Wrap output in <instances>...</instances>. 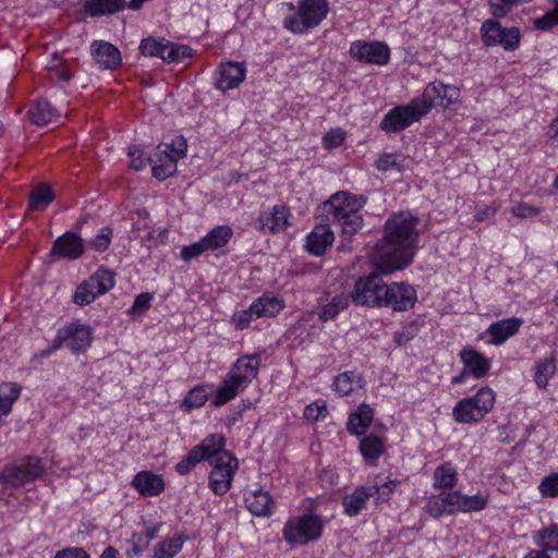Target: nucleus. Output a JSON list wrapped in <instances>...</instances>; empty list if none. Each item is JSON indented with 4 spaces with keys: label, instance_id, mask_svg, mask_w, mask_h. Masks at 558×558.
Segmentation results:
<instances>
[{
    "label": "nucleus",
    "instance_id": "f257e3e1",
    "mask_svg": "<svg viewBox=\"0 0 558 558\" xmlns=\"http://www.w3.org/2000/svg\"><path fill=\"white\" fill-rule=\"evenodd\" d=\"M418 218L410 213L391 215L384 227V238L377 242L373 263L381 274L402 269L413 260L417 248Z\"/></svg>",
    "mask_w": 558,
    "mask_h": 558
},
{
    "label": "nucleus",
    "instance_id": "f03ea898",
    "mask_svg": "<svg viewBox=\"0 0 558 558\" xmlns=\"http://www.w3.org/2000/svg\"><path fill=\"white\" fill-rule=\"evenodd\" d=\"M364 205V197L339 191L318 207V213L328 222L340 226L343 234L351 236L363 227L361 209Z\"/></svg>",
    "mask_w": 558,
    "mask_h": 558
},
{
    "label": "nucleus",
    "instance_id": "7ed1b4c3",
    "mask_svg": "<svg viewBox=\"0 0 558 558\" xmlns=\"http://www.w3.org/2000/svg\"><path fill=\"white\" fill-rule=\"evenodd\" d=\"M262 359L259 353L240 356L230 367L228 374L216 391L211 403L219 408L235 399L257 377Z\"/></svg>",
    "mask_w": 558,
    "mask_h": 558
},
{
    "label": "nucleus",
    "instance_id": "20e7f679",
    "mask_svg": "<svg viewBox=\"0 0 558 558\" xmlns=\"http://www.w3.org/2000/svg\"><path fill=\"white\" fill-rule=\"evenodd\" d=\"M218 445L209 452L207 462L211 466L208 477V486L215 495L223 496L231 488L234 474L239 468L238 459L231 452L225 450L226 439L223 435L216 434Z\"/></svg>",
    "mask_w": 558,
    "mask_h": 558
},
{
    "label": "nucleus",
    "instance_id": "39448f33",
    "mask_svg": "<svg viewBox=\"0 0 558 558\" xmlns=\"http://www.w3.org/2000/svg\"><path fill=\"white\" fill-rule=\"evenodd\" d=\"M496 393L489 387H482L474 396L461 399L452 409V417L460 424H476L493 410Z\"/></svg>",
    "mask_w": 558,
    "mask_h": 558
},
{
    "label": "nucleus",
    "instance_id": "423d86ee",
    "mask_svg": "<svg viewBox=\"0 0 558 558\" xmlns=\"http://www.w3.org/2000/svg\"><path fill=\"white\" fill-rule=\"evenodd\" d=\"M328 12L327 0H300L296 14L287 16L283 26L294 34H304L317 27Z\"/></svg>",
    "mask_w": 558,
    "mask_h": 558
},
{
    "label": "nucleus",
    "instance_id": "0eeeda50",
    "mask_svg": "<svg viewBox=\"0 0 558 558\" xmlns=\"http://www.w3.org/2000/svg\"><path fill=\"white\" fill-rule=\"evenodd\" d=\"M323 520L316 514L291 517L282 530L283 538L291 545H306L323 534Z\"/></svg>",
    "mask_w": 558,
    "mask_h": 558
},
{
    "label": "nucleus",
    "instance_id": "6e6552de",
    "mask_svg": "<svg viewBox=\"0 0 558 558\" xmlns=\"http://www.w3.org/2000/svg\"><path fill=\"white\" fill-rule=\"evenodd\" d=\"M45 472L43 461L37 457H26L19 462L9 463L0 473V482L8 487L17 488L39 478Z\"/></svg>",
    "mask_w": 558,
    "mask_h": 558
},
{
    "label": "nucleus",
    "instance_id": "1a4fd4ad",
    "mask_svg": "<svg viewBox=\"0 0 558 558\" xmlns=\"http://www.w3.org/2000/svg\"><path fill=\"white\" fill-rule=\"evenodd\" d=\"M114 272L108 268L97 269L87 280L76 288L72 301L78 306H85L114 287Z\"/></svg>",
    "mask_w": 558,
    "mask_h": 558
},
{
    "label": "nucleus",
    "instance_id": "9d476101",
    "mask_svg": "<svg viewBox=\"0 0 558 558\" xmlns=\"http://www.w3.org/2000/svg\"><path fill=\"white\" fill-rule=\"evenodd\" d=\"M379 274H369L359 278L352 291L351 300L356 306L380 308L384 300L386 282Z\"/></svg>",
    "mask_w": 558,
    "mask_h": 558
},
{
    "label": "nucleus",
    "instance_id": "9b49d317",
    "mask_svg": "<svg viewBox=\"0 0 558 558\" xmlns=\"http://www.w3.org/2000/svg\"><path fill=\"white\" fill-rule=\"evenodd\" d=\"M426 116L417 96L408 105L396 106L390 109L380 122V129L386 133H398L409 128Z\"/></svg>",
    "mask_w": 558,
    "mask_h": 558
},
{
    "label": "nucleus",
    "instance_id": "f8f14e48",
    "mask_svg": "<svg viewBox=\"0 0 558 558\" xmlns=\"http://www.w3.org/2000/svg\"><path fill=\"white\" fill-rule=\"evenodd\" d=\"M417 98L427 114L435 106L436 100H440V105L445 108L460 102V89L454 85L434 81L425 86L422 95Z\"/></svg>",
    "mask_w": 558,
    "mask_h": 558
},
{
    "label": "nucleus",
    "instance_id": "ddd939ff",
    "mask_svg": "<svg viewBox=\"0 0 558 558\" xmlns=\"http://www.w3.org/2000/svg\"><path fill=\"white\" fill-rule=\"evenodd\" d=\"M186 143L184 138L179 140V148L174 154L169 153V145H159L154 157L150 159L153 175L158 180H165L177 171L178 160L185 156Z\"/></svg>",
    "mask_w": 558,
    "mask_h": 558
},
{
    "label": "nucleus",
    "instance_id": "4468645a",
    "mask_svg": "<svg viewBox=\"0 0 558 558\" xmlns=\"http://www.w3.org/2000/svg\"><path fill=\"white\" fill-rule=\"evenodd\" d=\"M350 56L361 62L385 65L390 59L389 47L381 41L355 40L351 44Z\"/></svg>",
    "mask_w": 558,
    "mask_h": 558
},
{
    "label": "nucleus",
    "instance_id": "2eb2a0df",
    "mask_svg": "<svg viewBox=\"0 0 558 558\" xmlns=\"http://www.w3.org/2000/svg\"><path fill=\"white\" fill-rule=\"evenodd\" d=\"M381 307L390 308L395 312H404L411 310L416 302L415 289L404 282H393L386 284Z\"/></svg>",
    "mask_w": 558,
    "mask_h": 558
},
{
    "label": "nucleus",
    "instance_id": "dca6fc26",
    "mask_svg": "<svg viewBox=\"0 0 558 558\" xmlns=\"http://www.w3.org/2000/svg\"><path fill=\"white\" fill-rule=\"evenodd\" d=\"M84 252V240L78 234L68 231L53 241L50 255L69 260H75L78 259Z\"/></svg>",
    "mask_w": 558,
    "mask_h": 558
},
{
    "label": "nucleus",
    "instance_id": "f3484780",
    "mask_svg": "<svg viewBox=\"0 0 558 558\" xmlns=\"http://www.w3.org/2000/svg\"><path fill=\"white\" fill-rule=\"evenodd\" d=\"M290 209L284 204L275 205L263 210L258 217V229L263 232L277 233L284 231L290 222Z\"/></svg>",
    "mask_w": 558,
    "mask_h": 558
},
{
    "label": "nucleus",
    "instance_id": "a211bd4d",
    "mask_svg": "<svg viewBox=\"0 0 558 558\" xmlns=\"http://www.w3.org/2000/svg\"><path fill=\"white\" fill-rule=\"evenodd\" d=\"M219 438H216V434L207 436L199 445L193 447L187 454L180 460L175 465V471L180 475L189 474L197 463L201 461H207L209 452L215 450V445Z\"/></svg>",
    "mask_w": 558,
    "mask_h": 558
},
{
    "label": "nucleus",
    "instance_id": "6ab92c4d",
    "mask_svg": "<svg viewBox=\"0 0 558 558\" xmlns=\"http://www.w3.org/2000/svg\"><path fill=\"white\" fill-rule=\"evenodd\" d=\"M246 69L243 63H221L215 72V86L221 92L238 87L245 78Z\"/></svg>",
    "mask_w": 558,
    "mask_h": 558
},
{
    "label": "nucleus",
    "instance_id": "aec40b11",
    "mask_svg": "<svg viewBox=\"0 0 558 558\" xmlns=\"http://www.w3.org/2000/svg\"><path fill=\"white\" fill-rule=\"evenodd\" d=\"M63 335L66 337V348L74 353L84 352L93 341L92 328L80 323L64 326Z\"/></svg>",
    "mask_w": 558,
    "mask_h": 558
},
{
    "label": "nucleus",
    "instance_id": "412c9836",
    "mask_svg": "<svg viewBox=\"0 0 558 558\" xmlns=\"http://www.w3.org/2000/svg\"><path fill=\"white\" fill-rule=\"evenodd\" d=\"M426 512L433 518L457 513V490H442L432 495L425 506Z\"/></svg>",
    "mask_w": 558,
    "mask_h": 558
},
{
    "label": "nucleus",
    "instance_id": "4be33fe9",
    "mask_svg": "<svg viewBox=\"0 0 558 558\" xmlns=\"http://www.w3.org/2000/svg\"><path fill=\"white\" fill-rule=\"evenodd\" d=\"M460 360L474 378L485 377L490 369V360L473 347H464L459 353Z\"/></svg>",
    "mask_w": 558,
    "mask_h": 558
},
{
    "label": "nucleus",
    "instance_id": "5701e85b",
    "mask_svg": "<svg viewBox=\"0 0 558 558\" xmlns=\"http://www.w3.org/2000/svg\"><path fill=\"white\" fill-rule=\"evenodd\" d=\"M335 241L333 231L329 225H317L306 238V248L315 256H322Z\"/></svg>",
    "mask_w": 558,
    "mask_h": 558
},
{
    "label": "nucleus",
    "instance_id": "b1692460",
    "mask_svg": "<svg viewBox=\"0 0 558 558\" xmlns=\"http://www.w3.org/2000/svg\"><path fill=\"white\" fill-rule=\"evenodd\" d=\"M523 319L519 317L505 318L493 323L487 328V333L490 336L489 343L500 345L506 342L510 337L519 332Z\"/></svg>",
    "mask_w": 558,
    "mask_h": 558
},
{
    "label": "nucleus",
    "instance_id": "393cba45",
    "mask_svg": "<svg viewBox=\"0 0 558 558\" xmlns=\"http://www.w3.org/2000/svg\"><path fill=\"white\" fill-rule=\"evenodd\" d=\"M92 52L95 61L104 69L116 70L121 65V53L112 44L94 41Z\"/></svg>",
    "mask_w": 558,
    "mask_h": 558
},
{
    "label": "nucleus",
    "instance_id": "a878e982",
    "mask_svg": "<svg viewBox=\"0 0 558 558\" xmlns=\"http://www.w3.org/2000/svg\"><path fill=\"white\" fill-rule=\"evenodd\" d=\"M244 501L247 510L256 517H270L276 508L274 498L263 489L251 492Z\"/></svg>",
    "mask_w": 558,
    "mask_h": 558
},
{
    "label": "nucleus",
    "instance_id": "bb28decb",
    "mask_svg": "<svg viewBox=\"0 0 558 558\" xmlns=\"http://www.w3.org/2000/svg\"><path fill=\"white\" fill-rule=\"evenodd\" d=\"M132 486L144 497L158 496L165 489V482L161 475L142 471L132 480Z\"/></svg>",
    "mask_w": 558,
    "mask_h": 558
},
{
    "label": "nucleus",
    "instance_id": "cd10ccee",
    "mask_svg": "<svg viewBox=\"0 0 558 558\" xmlns=\"http://www.w3.org/2000/svg\"><path fill=\"white\" fill-rule=\"evenodd\" d=\"M359 448L363 459L367 463L376 465L377 460L386 451V438L374 434L364 436Z\"/></svg>",
    "mask_w": 558,
    "mask_h": 558
},
{
    "label": "nucleus",
    "instance_id": "c85d7f7f",
    "mask_svg": "<svg viewBox=\"0 0 558 558\" xmlns=\"http://www.w3.org/2000/svg\"><path fill=\"white\" fill-rule=\"evenodd\" d=\"M284 300L272 293H264L252 303L255 317H274L284 308Z\"/></svg>",
    "mask_w": 558,
    "mask_h": 558
},
{
    "label": "nucleus",
    "instance_id": "c756f323",
    "mask_svg": "<svg viewBox=\"0 0 558 558\" xmlns=\"http://www.w3.org/2000/svg\"><path fill=\"white\" fill-rule=\"evenodd\" d=\"M374 418V410L366 403L359 405L357 410L350 414L347 429L351 435H364Z\"/></svg>",
    "mask_w": 558,
    "mask_h": 558
},
{
    "label": "nucleus",
    "instance_id": "7c9ffc66",
    "mask_svg": "<svg viewBox=\"0 0 558 558\" xmlns=\"http://www.w3.org/2000/svg\"><path fill=\"white\" fill-rule=\"evenodd\" d=\"M372 496V488L357 487L352 494L345 495L342 499L343 512L349 517L357 515L366 508Z\"/></svg>",
    "mask_w": 558,
    "mask_h": 558
},
{
    "label": "nucleus",
    "instance_id": "2f4dec72",
    "mask_svg": "<svg viewBox=\"0 0 558 558\" xmlns=\"http://www.w3.org/2000/svg\"><path fill=\"white\" fill-rule=\"evenodd\" d=\"M433 480L434 488L451 490L458 483V472L451 462H445L434 470Z\"/></svg>",
    "mask_w": 558,
    "mask_h": 558
},
{
    "label": "nucleus",
    "instance_id": "473e14b6",
    "mask_svg": "<svg viewBox=\"0 0 558 558\" xmlns=\"http://www.w3.org/2000/svg\"><path fill=\"white\" fill-rule=\"evenodd\" d=\"M49 81L64 87L72 78L68 61L54 53L47 64Z\"/></svg>",
    "mask_w": 558,
    "mask_h": 558
},
{
    "label": "nucleus",
    "instance_id": "72a5a7b5",
    "mask_svg": "<svg viewBox=\"0 0 558 558\" xmlns=\"http://www.w3.org/2000/svg\"><path fill=\"white\" fill-rule=\"evenodd\" d=\"M351 295L350 292H342L331 298L318 312V318L322 322H328L335 319L339 313L347 310L350 305Z\"/></svg>",
    "mask_w": 558,
    "mask_h": 558
},
{
    "label": "nucleus",
    "instance_id": "f704fd0d",
    "mask_svg": "<svg viewBox=\"0 0 558 558\" xmlns=\"http://www.w3.org/2000/svg\"><path fill=\"white\" fill-rule=\"evenodd\" d=\"M125 5V0H86L84 9L90 16H101L114 14Z\"/></svg>",
    "mask_w": 558,
    "mask_h": 558
},
{
    "label": "nucleus",
    "instance_id": "c9c22d12",
    "mask_svg": "<svg viewBox=\"0 0 558 558\" xmlns=\"http://www.w3.org/2000/svg\"><path fill=\"white\" fill-rule=\"evenodd\" d=\"M232 236L233 231L229 226H218L211 229L201 240L208 252L225 247Z\"/></svg>",
    "mask_w": 558,
    "mask_h": 558
},
{
    "label": "nucleus",
    "instance_id": "e433bc0d",
    "mask_svg": "<svg viewBox=\"0 0 558 558\" xmlns=\"http://www.w3.org/2000/svg\"><path fill=\"white\" fill-rule=\"evenodd\" d=\"M488 506V496L483 493L465 495L457 490V512H480Z\"/></svg>",
    "mask_w": 558,
    "mask_h": 558
},
{
    "label": "nucleus",
    "instance_id": "4c0bfd02",
    "mask_svg": "<svg viewBox=\"0 0 558 558\" xmlns=\"http://www.w3.org/2000/svg\"><path fill=\"white\" fill-rule=\"evenodd\" d=\"M58 111L46 99H38L28 110L31 121L37 125H46L58 118Z\"/></svg>",
    "mask_w": 558,
    "mask_h": 558
},
{
    "label": "nucleus",
    "instance_id": "58836bf2",
    "mask_svg": "<svg viewBox=\"0 0 558 558\" xmlns=\"http://www.w3.org/2000/svg\"><path fill=\"white\" fill-rule=\"evenodd\" d=\"M364 379L361 374L349 371L339 374L333 380L335 390L340 396H349L355 389L363 388Z\"/></svg>",
    "mask_w": 558,
    "mask_h": 558
},
{
    "label": "nucleus",
    "instance_id": "ea45409f",
    "mask_svg": "<svg viewBox=\"0 0 558 558\" xmlns=\"http://www.w3.org/2000/svg\"><path fill=\"white\" fill-rule=\"evenodd\" d=\"M185 542L183 535H177L171 538H165L154 547V558H172L181 549Z\"/></svg>",
    "mask_w": 558,
    "mask_h": 558
},
{
    "label": "nucleus",
    "instance_id": "a19ab883",
    "mask_svg": "<svg viewBox=\"0 0 558 558\" xmlns=\"http://www.w3.org/2000/svg\"><path fill=\"white\" fill-rule=\"evenodd\" d=\"M556 362L554 356L545 357L539 360L535 365L534 381L541 389H545L548 386L550 377L556 372Z\"/></svg>",
    "mask_w": 558,
    "mask_h": 558
},
{
    "label": "nucleus",
    "instance_id": "79ce46f5",
    "mask_svg": "<svg viewBox=\"0 0 558 558\" xmlns=\"http://www.w3.org/2000/svg\"><path fill=\"white\" fill-rule=\"evenodd\" d=\"M534 539L542 551H558V525L551 524L538 531Z\"/></svg>",
    "mask_w": 558,
    "mask_h": 558
},
{
    "label": "nucleus",
    "instance_id": "37998d69",
    "mask_svg": "<svg viewBox=\"0 0 558 558\" xmlns=\"http://www.w3.org/2000/svg\"><path fill=\"white\" fill-rule=\"evenodd\" d=\"M400 485L401 482L397 478H390L388 476L387 480L381 483L378 481V477H376L375 484L368 488H372V496H376L377 502H386L390 499V496L400 487Z\"/></svg>",
    "mask_w": 558,
    "mask_h": 558
},
{
    "label": "nucleus",
    "instance_id": "c03bdc74",
    "mask_svg": "<svg viewBox=\"0 0 558 558\" xmlns=\"http://www.w3.org/2000/svg\"><path fill=\"white\" fill-rule=\"evenodd\" d=\"M168 40L148 37L142 40L140 49L146 57H159L165 61Z\"/></svg>",
    "mask_w": 558,
    "mask_h": 558
},
{
    "label": "nucleus",
    "instance_id": "a18cd8bd",
    "mask_svg": "<svg viewBox=\"0 0 558 558\" xmlns=\"http://www.w3.org/2000/svg\"><path fill=\"white\" fill-rule=\"evenodd\" d=\"M53 201V192L48 185H41L34 190L29 196V207L40 210Z\"/></svg>",
    "mask_w": 558,
    "mask_h": 558
},
{
    "label": "nucleus",
    "instance_id": "49530a36",
    "mask_svg": "<svg viewBox=\"0 0 558 558\" xmlns=\"http://www.w3.org/2000/svg\"><path fill=\"white\" fill-rule=\"evenodd\" d=\"M208 400V392L205 386L199 385L191 389L183 400V407L187 410L198 409Z\"/></svg>",
    "mask_w": 558,
    "mask_h": 558
},
{
    "label": "nucleus",
    "instance_id": "de8ad7c7",
    "mask_svg": "<svg viewBox=\"0 0 558 558\" xmlns=\"http://www.w3.org/2000/svg\"><path fill=\"white\" fill-rule=\"evenodd\" d=\"M192 57V49L185 45H178L171 41L166 46V57L165 61L167 62H182L187 58Z\"/></svg>",
    "mask_w": 558,
    "mask_h": 558
},
{
    "label": "nucleus",
    "instance_id": "09e8293b",
    "mask_svg": "<svg viewBox=\"0 0 558 558\" xmlns=\"http://www.w3.org/2000/svg\"><path fill=\"white\" fill-rule=\"evenodd\" d=\"M112 229L104 227L99 232L90 240V246L99 253L107 251L112 240Z\"/></svg>",
    "mask_w": 558,
    "mask_h": 558
},
{
    "label": "nucleus",
    "instance_id": "8fccbe9b",
    "mask_svg": "<svg viewBox=\"0 0 558 558\" xmlns=\"http://www.w3.org/2000/svg\"><path fill=\"white\" fill-rule=\"evenodd\" d=\"M130 167L140 171L150 163L151 157H147L140 146L133 145L129 148Z\"/></svg>",
    "mask_w": 558,
    "mask_h": 558
},
{
    "label": "nucleus",
    "instance_id": "3c124183",
    "mask_svg": "<svg viewBox=\"0 0 558 558\" xmlns=\"http://www.w3.org/2000/svg\"><path fill=\"white\" fill-rule=\"evenodd\" d=\"M558 25V8L555 7L543 16L534 20V27L538 31H549Z\"/></svg>",
    "mask_w": 558,
    "mask_h": 558
},
{
    "label": "nucleus",
    "instance_id": "603ef678",
    "mask_svg": "<svg viewBox=\"0 0 558 558\" xmlns=\"http://www.w3.org/2000/svg\"><path fill=\"white\" fill-rule=\"evenodd\" d=\"M327 413L326 402L323 400H317L304 409V417L313 422L324 418Z\"/></svg>",
    "mask_w": 558,
    "mask_h": 558
},
{
    "label": "nucleus",
    "instance_id": "864d4df0",
    "mask_svg": "<svg viewBox=\"0 0 558 558\" xmlns=\"http://www.w3.org/2000/svg\"><path fill=\"white\" fill-rule=\"evenodd\" d=\"M538 489L544 497H558V473H553L543 478Z\"/></svg>",
    "mask_w": 558,
    "mask_h": 558
},
{
    "label": "nucleus",
    "instance_id": "5fc2aeb1",
    "mask_svg": "<svg viewBox=\"0 0 558 558\" xmlns=\"http://www.w3.org/2000/svg\"><path fill=\"white\" fill-rule=\"evenodd\" d=\"M255 312H252V304L247 310L239 311L232 316V324L239 330L247 328L253 319H255Z\"/></svg>",
    "mask_w": 558,
    "mask_h": 558
},
{
    "label": "nucleus",
    "instance_id": "6e6d98bb",
    "mask_svg": "<svg viewBox=\"0 0 558 558\" xmlns=\"http://www.w3.org/2000/svg\"><path fill=\"white\" fill-rule=\"evenodd\" d=\"M345 140V132L341 129H333L327 132L323 137V144L327 149L341 146Z\"/></svg>",
    "mask_w": 558,
    "mask_h": 558
},
{
    "label": "nucleus",
    "instance_id": "4d7b16f0",
    "mask_svg": "<svg viewBox=\"0 0 558 558\" xmlns=\"http://www.w3.org/2000/svg\"><path fill=\"white\" fill-rule=\"evenodd\" d=\"M207 252L202 240L191 245L184 246L181 250L180 256L184 262H190L193 258L201 256L203 253Z\"/></svg>",
    "mask_w": 558,
    "mask_h": 558
},
{
    "label": "nucleus",
    "instance_id": "13d9d810",
    "mask_svg": "<svg viewBox=\"0 0 558 558\" xmlns=\"http://www.w3.org/2000/svg\"><path fill=\"white\" fill-rule=\"evenodd\" d=\"M153 295L150 293H141L137 295L130 308L132 314H141L150 307Z\"/></svg>",
    "mask_w": 558,
    "mask_h": 558
},
{
    "label": "nucleus",
    "instance_id": "bf43d9fd",
    "mask_svg": "<svg viewBox=\"0 0 558 558\" xmlns=\"http://www.w3.org/2000/svg\"><path fill=\"white\" fill-rule=\"evenodd\" d=\"M511 211L515 217L527 218L537 216L541 213V209L527 203L521 202L515 205Z\"/></svg>",
    "mask_w": 558,
    "mask_h": 558
},
{
    "label": "nucleus",
    "instance_id": "052dcab7",
    "mask_svg": "<svg viewBox=\"0 0 558 558\" xmlns=\"http://www.w3.org/2000/svg\"><path fill=\"white\" fill-rule=\"evenodd\" d=\"M53 558H90L88 553L82 547H66L58 550Z\"/></svg>",
    "mask_w": 558,
    "mask_h": 558
},
{
    "label": "nucleus",
    "instance_id": "680f3d73",
    "mask_svg": "<svg viewBox=\"0 0 558 558\" xmlns=\"http://www.w3.org/2000/svg\"><path fill=\"white\" fill-rule=\"evenodd\" d=\"M500 208V205L499 204H493V205H489V206H485L483 208H478L475 213V220L476 221H485V220H488L490 218H493L497 211L499 210Z\"/></svg>",
    "mask_w": 558,
    "mask_h": 558
},
{
    "label": "nucleus",
    "instance_id": "e2e57ef3",
    "mask_svg": "<svg viewBox=\"0 0 558 558\" xmlns=\"http://www.w3.org/2000/svg\"><path fill=\"white\" fill-rule=\"evenodd\" d=\"M397 165V157L392 154L381 156L376 161V167L379 171H388Z\"/></svg>",
    "mask_w": 558,
    "mask_h": 558
},
{
    "label": "nucleus",
    "instance_id": "0e129e2a",
    "mask_svg": "<svg viewBox=\"0 0 558 558\" xmlns=\"http://www.w3.org/2000/svg\"><path fill=\"white\" fill-rule=\"evenodd\" d=\"M66 347V337L63 335V327L58 330V333L52 343V351Z\"/></svg>",
    "mask_w": 558,
    "mask_h": 558
},
{
    "label": "nucleus",
    "instance_id": "69168bd1",
    "mask_svg": "<svg viewBox=\"0 0 558 558\" xmlns=\"http://www.w3.org/2000/svg\"><path fill=\"white\" fill-rule=\"evenodd\" d=\"M549 136L558 145V117L549 125Z\"/></svg>",
    "mask_w": 558,
    "mask_h": 558
},
{
    "label": "nucleus",
    "instance_id": "338daca9",
    "mask_svg": "<svg viewBox=\"0 0 558 558\" xmlns=\"http://www.w3.org/2000/svg\"><path fill=\"white\" fill-rule=\"evenodd\" d=\"M100 558H119V551L114 547L109 546L102 551Z\"/></svg>",
    "mask_w": 558,
    "mask_h": 558
},
{
    "label": "nucleus",
    "instance_id": "774afa93",
    "mask_svg": "<svg viewBox=\"0 0 558 558\" xmlns=\"http://www.w3.org/2000/svg\"><path fill=\"white\" fill-rule=\"evenodd\" d=\"M146 1L147 0H130V2L128 3V7L131 10L136 11V10H140Z\"/></svg>",
    "mask_w": 558,
    "mask_h": 558
}]
</instances>
